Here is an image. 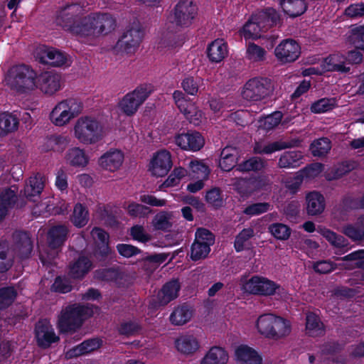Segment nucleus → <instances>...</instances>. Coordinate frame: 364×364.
<instances>
[{"label":"nucleus","mask_w":364,"mask_h":364,"mask_svg":"<svg viewBox=\"0 0 364 364\" xmlns=\"http://www.w3.org/2000/svg\"><path fill=\"white\" fill-rule=\"evenodd\" d=\"M323 235L333 247L342 250L348 249V241L343 235L337 234L331 230H325Z\"/></svg>","instance_id":"55"},{"label":"nucleus","mask_w":364,"mask_h":364,"mask_svg":"<svg viewBox=\"0 0 364 364\" xmlns=\"http://www.w3.org/2000/svg\"><path fill=\"white\" fill-rule=\"evenodd\" d=\"M35 338L38 347L46 349L60 340L56 336L53 326L47 321H39L34 329Z\"/></svg>","instance_id":"12"},{"label":"nucleus","mask_w":364,"mask_h":364,"mask_svg":"<svg viewBox=\"0 0 364 364\" xmlns=\"http://www.w3.org/2000/svg\"><path fill=\"white\" fill-rule=\"evenodd\" d=\"M38 76L31 66L21 64L14 65L9 70L6 80L11 90L23 94L36 88Z\"/></svg>","instance_id":"3"},{"label":"nucleus","mask_w":364,"mask_h":364,"mask_svg":"<svg viewBox=\"0 0 364 364\" xmlns=\"http://www.w3.org/2000/svg\"><path fill=\"white\" fill-rule=\"evenodd\" d=\"M155 87L151 83H141L130 92L141 105L148 99V97L154 92Z\"/></svg>","instance_id":"53"},{"label":"nucleus","mask_w":364,"mask_h":364,"mask_svg":"<svg viewBox=\"0 0 364 364\" xmlns=\"http://www.w3.org/2000/svg\"><path fill=\"white\" fill-rule=\"evenodd\" d=\"M172 165L171 153L166 150H161L153 156L149 170L152 175L163 177L168 173Z\"/></svg>","instance_id":"14"},{"label":"nucleus","mask_w":364,"mask_h":364,"mask_svg":"<svg viewBox=\"0 0 364 364\" xmlns=\"http://www.w3.org/2000/svg\"><path fill=\"white\" fill-rule=\"evenodd\" d=\"M69 143V139L61 134H52L46 138L43 149L45 151H53L63 152Z\"/></svg>","instance_id":"36"},{"label":"nucleus","mask_w":364,"mask_h":364,"mask_svg":"<svg viewBox=\"0 0 364 364\" xmlns=\"http://www.w3.org/2000/svg\"><path fill=\"white\" fill-rule=\"evenodd\" d=\"M306 212L309 215H318L325 209V198L323 196L317 191L309 193L306 197Z\"/></svg>","instance_id":"23"},{"label":"nucleus","mask_w":364,"mask_h":364,"mask_svg":"<svg viewBox=\"0 0 364 364\" xmlns=\"http://www.w3.org/2000/svg\"><path fill=\"white\" fill-rule=\"evenodd\" d=\"M323 69L328 72L347 73L350 67L346 65V58L339 53L331 54L324 58L322 63Z\"/></svg>","instance_id":"21"},{"label":"nucleus","mask_w":364,"mask_h":364,"mask_svg":"<svg viewBox=\"0 0 364 364\" xmlns=\"http://www.w3.org/2000/svg\"><path fill=\"white\" fill-rule=\"evenodd\" d=\"M228 360L227 352L221 347H212L202 359L200 364H226Z\"/></svg>","instance_id":"38"},{"label":"nucleus","mask_w":364,"mask_h":364,"mask_svg":"<svg viewBox=\"0 0 364 364\" xmlns=\"http://www.w3.org/2000/svg\"><path fill=\"white\" fill-rule=\"evenodd\" d=\"M83 6L77 3L68 4L58 9L55 23L63 30L80 36H106L117 26L115 18L107 13H92L83 16Z\"/></svg>","instance_id":"1"},{"label":"nucleus","mask_w":364,"mask_h":364,"mask_svg":"<svg viewBox=\"0 0 364 364\" xmlns=\"http://www.w3.org/2000/svg\"><path fill=\"white\" fill-rule=\"evenodd\" d=\"M331 149V141L326 137L314 141L310 145V151L314 156H326Z\"/></svg>","instance_id":"49"},{"label":"nucleus","mask_w":364,"mask_h":364,"mask_svg":"<svg viewBox=\"0 0 364 364\" xmlns=\"http://www.w3.org/2000/svg\"><path fill=\"white\" fill-rule=\"evenodd\" d=\"M274 90L272 80L268 77H255L246 82L242 91L243 99L257 102L269 96Z\"/></svg>","instance_id":"6"},{"label":"nucleus","mask_w":364,"mask_h":364,"mask_svg":"<svg viewBox=\"0 0 364 364\" xmlns=\"http://www.w3.org/2000/svg\"><path fill=\"white\" fill-rule=\"evenodd\" d=\"M270 208L267 202L254 203L247 205L242 213L249 217L256 216L267 213Z\"/></svg>","instance_id":"57"},{"label":"nucleus","mask_w":364,"mask_h":364,"mask_svg":"<svg viewBox=\"0 0 364 364\" xmlns=\"http://www.w3.org/2000/svg\"><path fill=\"white\" fill-rule=\"evenodd\" d=\"M17 200L16 188H6L0 194V203L9 210L14 207Z\"/></svg>","instance_id":"60"},{"label":"nucleus","mask_w":364,"mask_h":364,"mask_svg":"<svg viewBox=\"0 0 364 364\" xmlns=\"http://www.w3.org/2000/svg\"><path fill=\"white\" fill-rule=\"evenodd\" d=\"M283 114L282 112L277 111L272 113L269 115L266 116L262 119L260 120L261 127L269 131L277 126H278L282 119Z\"/></svg>","instance_id":"58"},{"label":"nucleus","mask_w":364,"mask_h":364,"mask_svg":"<svg viewBox=\"0 0 364 364\" xmlns=\"http://www.w3.org/2000/svg\"><path fill=\"white\" fill-rule=\"evenodd\" d=\"M323 323L316 314L311 313L306 316V330L310 336H318L323 333Z\"/></svg>","instance_id":"47"},{"label":"nucleus","mask_w":364,"mask_h":364,"mask_svg":"<svg viewBox=\"0 0 364 364\" xmlns=\"http://www.w3.org/2000/svg\"><path fill=\"white\" fill-rule=\"evenodd\" d=\"M237 360L242 364H262V357L252 348L241 345L235 350Z\"/></svg>","instance_id":"26"},{"label":"nucleus","mask_w":364,"mask_h":364,"mask_svg":"<svg viewBox=\"0 0 364 364\" xmlns=\"http://www.w3.org/2000/svg\"><path fill=\"white\" fill-rule=\"evenodd\" d=\"M94 314L88 305L73 304L63 309L58 317V328L62 333H73L81 328L85 321Z\"/></svg>","instance_id":"2"},{"label":"nucleus","mask_w":364,"mask_h":364,"mask_svg":"<svg viewBox=\"0 0 364 364\" xmlns=\"http://www.w3.org/2000/svg\"><path fill=\"white\" fill-rule=\"evenodd\" d=\"M199 81L198 78L188 76L182 80L181 87L186 94L195 96L198 92Z\"/></svg>","instance_id":"64"},{"label":"nucleus","mask_w":364,"mask_h":364,"mask_svg":"<svg viewBox=\"0 0 364 364\" xmlns=\"http://www.w3.org/2000/svg\"><path fill=\"white\" fill-rule=\"evenodd\" d=\"M125 208L129 215L132 218H145L151 212L149 207L135 202L130 203Z\"/></svg>","instance_id":"59"},{"label":"nucleus","mask_w":364,"mask_h":364,"mask_svg":"<svg viewBox=\"0 0 364 364\" xmlns=\"http://www.w3.org/2000/svg\"><path fill=\"white\" fill-rule=\"evenodd\" d=\"M190 168L192 173H194L193 176L197 178L205 179L210 173L209 167L201 161H192L190 163Z\"/></svg>","instance_id":"62"},{"label":"nucleus","mask_w":364,"mask_h":364,"mask_svg":"<svg viewBox=\"0 0 364 364\" xmlns=\"http://www.w3.org/2000/svg\"><path fill=\"white\" fill-rule=\"evenodd\" d=\"M69 228L59 224L50 227L47 233V242L51 250H59L65 245L69 235Z\"/></svg>","instance_id":"15"},{"label":"nucleus","mask_w":364,"mask_h":364,"mask_svg":"<svg viewBox=\"0 0 364 364\" xmlns=\"http://www.w3.org/2000/svg\"><path fill=\"white\" fill-rule=\"evenodd\" d=\"M198 14V6L193 0H179L173 9V23L177 26H190Z\"/></svg>","instance_id":"9"},{"label":"nucleus","mask_w":364,"mask_h":364,"mask_svg":"<svg viewBox=\"0 0 364 364\" xmlns=\"http://www.w3.org/2000/svg\"><path fill=\"white\" fill-rule=\"evenodd\" d=\"M175 104L186 119L191 120L197 114V107L185 93L181 90H175L173 93Z\"/></svg>","instance_id":"19"},{"label":"nucleus","mask_w":364,"mask_h":364,"mask_svg":"<svg viewBox=\"0 0 364 364\" xmlns=\"http://www.w3.org/2000/svg\"><path fill=\"white\" fill-rule=\"evenodd\" d=\"M153 223L154 228L160 230H167L172 226L169 221V215L166 211L157 213L154 218Z\"/></svg>","instance_id":"63"},{"label":"nucleus","mask_w":364,"mask_h":364,"mask_svg":"<svg viewBox=\"0 0 364 364\" xmlns=\"http://www.w3.org/2000/svg\"><path fill=\"white\" fill-rule=\"evenodd\" d=\"M238 160V151L235 147L225 146L220 153L219 166L223 171H230L237 168Z\"/></svg>","instance_id":"24"},{"label":"nucleus","mask_w":364,"mask_h":364,"mask_svg":"<svg viewBox=\"0 0 364 364\" xmlns=\"http://www.w3.org/2000/svg\"><path fill=\"white\" fill-rule=\"evenodd\" d=\"M18 124L19 119L16 115L8 112L0 113V136L15 132Z\"/></svg>","instance_id":"33"},{"label":"nucleus","mask_w":364,"mask_h":364,"mask_svg":"<svg viewBox=\"0 0 364 364\" xmlns=\"http://www.w3.org/2000/svg\"><path fill=\"white\" fill-rule=\"evenodd\" d=\"M348 41L355 49L364 50V26H355L351 28Z\"/></svg>","instance_id":"46"},{"label":"nucleus","mask_w":364,"mask_h":364,"mask_svg":"<svg viewBox=\"0 0 364 364\" xmlns=\"http://www.w3.org/2000/svg\"><path fill=\"white\" fill-rule=\"evenodd\" d=\"M295 142L276 141L267 144L262 143H256L253 147L255 154H272L276 151H281L287 148H291L295 146Z\"/></svg>","instance_id":"29"},{"label":"nucleus","mask_w":364,"mask_h":364,"mask_svg":"<svg viewBox=\"0 0 364 364\" xmlns=\"http://www.w3.org/2000/svg\"><path fill=\"white\" fill-rule=\"evenodd\" d=\"M43 188L44 182L42 177L38 174L29 178L24 186L23 193L27 199L34 201L33 198L38 196Z\"/></svg>","instance_id":"35"},{"label":"nucleus","mask_w":364,"mask_h":364,"mask_svg":"<svg viewBox=\"0 0 364 364\" xmlns=\"http://www.w3.org/2000/svg\"><path fill=\"white\" fill-rule=\"evenodd\" d=\"M89 220V213L84 205L77 203L73 208V214L70 215V221L76 228L85 226Z\"/></svg>","instance_id":"41"},{"label":"nucleus","mask_w":364,"mask_h":364,"mask_svg":"<svg viewBox=\"0 0 364 364\" xmlns=\"http://www.w3.org/2000/svg\"><path fill=\"white\" fill-rule=\"evenodd\" d=\"M66 160L72 166L85 167L88 163V158L85 151L77 147L70 149L66 154Z\"/></svg>","instance_id":"43"},{"label":"nucleus","mask_w":364,"mask_h":364,"mask_svg":"<svg viewBox=\"0 0 364 364\" xmlns=\"http://www.w3.org/2000/svg\"><path fill=\"white\" fill-rule=\"evenodd\" d=\"M273 318L274 314H272L261 315L257 318L256 327L258 332L265 338H269V336L272 335L271 330L273 325Z\"/></svg>","instance_id":"51"},{"label":"nucleus","mask_w":364,"mask_h":364,"mask_svg":"<svg viewBox=\"0 0 364 364\" xmlns=\"http://www.w3.org/2000/svg\"><path fill=\"white\" fill-rule=\"evenodd\" d=\"M97 279L105 282H116L122 279V272L118 267H109L97 269L95 272Z\"/></svg>","instance_id":"50"},{"label":"nucleus","mask_w":364,"mask_h":364,"mask_svg":"<svg viewBox=\"0 0 364 364\" xmlns=\"http://www.w3.org/2000/svg\"><path fill=\"white\" fill-rule=\"evenodd\" d=\"M269 232L278 240H287L291 233V229L287 225L275 223L269 225Z\"/></svg>","instance_id":"52"},{"label":"nucleus","mask_w":364,"mask_h":364,"mask_svg":"<svg viewBox=\"0 0 364 364\" xmlns=\"http://www.w3.org/2000/svg\"><path fill=\"white\" fill-rule=\"evenodd\" d=\"M253 14L254 18L257 21V23L264 32L280 23L282 21L279 12L272 7H267Z\"/></svg>","instance_id":"17"},{"label":"nucleus","mask_w":364,"mask_h":364,"mask_svg":"<svg viewBox=\"0 0 364 364\" xmlns=\"http://www.w3.org/2000/svg\"><path fill=\"white\" fill-rule=\"evenodd\" d=\"M338 209L342 213H347L352 210L361 209L360 198L345 196L338 205Z\"/></svg>","instance_id":"61"},{"label":"nucleus","mask_w":364,"mask_h":364,"mask_svg":"<svg viewBox=\"0 0 364 364\" xmlns=\"http://www.w3.org/2000/svg\"><path fill=\"white\" fill-rule=\"evenodd\" d=\"M143 37L144 32L141 28L132 27L119 38L114 50L117 53H131L139 46Z\"/></svg>","instance_id":"10"},{"label":"nucleus","mask_w":364,"mask_h":364,"mask_svg":"<svg viewBox=\"0 0 364 364\" xmlns=\"http://www.w3.org/2000/svg\"><path fill=\"white\" fill-rule=\"evenodd\" d=\"M119 106L127 116H132L137 112L141 104L129 92L124 96Z\"/></svg>","instance_id":"45"},{"label":"nucleus","mask_w":364,"mask_h":364,"mask_svg":"<svg viewBox=\"0 0 364 364\" xmlns=\"http://www.w3.org/2000/svg\"><path fill=\"white\" fill-rule=\"evenodd\" d=\"M304 155L300 151H284L278 161V166L281 168H295L303 164Z\"/></svg>","instance_id":"30"},{"label":"nucleus","mask_w":364,"mask_h":364,"mask_svg":"<svg viewBox=\"0 0 364 364\" xmlns=\"http://www.w3.org/2000/svg\"><path fill=\"white\" fill-rule=\"evenodd\" d=\"M60 87V76L53 72L41 73L37 78L36 88L40 89L43 92L53 95Z\"/></svg>","instance_id":"16"},{"label":"nucleus","mask_w":364,"mask_h":364,"mask_svg":"<svg viewBox=\"0 0 364 364\" xmlns=\"http://www.w3.org/2000/svg\"><path fill=\"white\" fill-rule=\"evenodd\" d=\"M83 104L80 99L68 98L60 102L50 114V119L56 126H63L82 111Z\"/></svg>","instance_id":"4"},{"label":"nucleus","mask_w":364,"mask_h":364,"mask_svg":"<svg viewBox=\"0 0 364 364\" xmlns=\"http://www.w3.org/2000/svg\"><path fill=\"white\" fill-rule=\"evenodd\" d=\"M16 248L22 259L28 258L33 250V243L26 232H21L16 235Z\"/></svg>","instance_id":"42"},{"label":"nucleus","mask_w":364,"mask_h":364,"mask_svg":"<svg viewBox=\"0 0 364 364\" xmlns=\"http://www.w3.org/2000/svg\"><path fill=\"white\" fill-rule=\"evenodd\" d=\"M124 161V154L118 149H111L102 155L98 163L105 170L114 172L118 170Z\"/></svg>","instance_id":"18"},{"label":"nucleus","mask_w":364,"mask_h":364,"mask_svg":"<svg viewBox=\"0 0 364 364\" xmlns=\"http://www.w3.org/2000/svg\"><path fill=\"white\" fill-rule=\"evenodd\" d=\"M242 288L245 292L264 296L281 294L284 291V289L274 281L257 275L252 276L243 284Z\"/></svg>","instance_id":"7"},{"label":"nucleus","mask_w":364,"mask_h":364,"mask_svg":"<svg viewBox=\"0 0 364 364\" xmlns=\"http://www.w3.org/2000/svg\"><path fill=\"white\" fill-rule=\"evenodd\" d=\"M181 289L178 279H171L165 283L158 294V299L161 305L165 306L176 299Z\"/></svg>","instance_id":"20"},{"label":"nucleus","mask_w":364,"mask_h":364,"mask_svg":"<svg viewBox=\"0 0 364 364\" xmlns=\"http://www.w3.org/2000/svg\"><path fill=\"white\" fill-rule=\"evenodd\" d=\"M275 56L283 63H292L298 59L301 54L299 44L293 39L283 40L274 50Z\"/></svg>","instance_id":"13"},{"label":"nucleus","mask_w":364,"mask_h":364,"mask_svg":"<svg viewBox=\"0 0 364 364\" xmlns=\"http://www.w3.org/2000/svg\"><path fill=\"white\" fill-rule=\"evenodd\" d=\"M74 129L76 138L84 144H95L102 138L103 127L101 123L90 117L79 118Z\"/></svg>","instance_id":"5"},{"label":"nucleus","mask_w":364,"mask_h":364,"mask_svg":"<svg viewBox=\"0 0 364 364\" xmlns=\"http://www.w3.org/2000/svg\"><path fill=\"white\" fill-rule=\"evenodd\" d=\"M177 350L186 355L194 353L199 348V343L192 335H184L178 338L176 341Z\"/></svg>","instance_id":"34"},{"label":"nucleus","mask_w":364,"mask_h":364,"mask_svg":"<svg viewBox=\"0 0 364 364\" xmlns=\"http://www.w3.org/2000/svg\"><path fill=\"white\" fill-rule=\"evenodd\" d=\"M267 166L264 159L259 156H251L249 159L239 163L237 165L236 171L240 172H258L262 171Z\"/></svg>","instance_id":"39"},{"label":"nucleus","mask_w":364,"mask_h":364,"mask_svg":"<svg viewBox=\"0 0 364 364\" xmlns=\"http://www.w3.org/2000/svg\"><path fill=\"white\" fill-rule=\"evenodd\" d=\"M264 32L261 26L257 23V21L254 18L252 14L248 21L245 23L241 34L245 40L257 39L260 38L261 33Z\"/></svg>","instance_id":"40"},{"label":"nucleus","mask_w":364,"mask_h":364,"mask_svg":"<svg viewBox=\"0 0 364 364\" xmlns=\"http://www.w3.org/2000/svg\"><path fill=\"white\" fill-rule=\"evenodd\" d=\"M65 54L56 49H46L42 50L39 61L43 64L50 65L53 67H60L65 64Z\"/></svg>","instance_id":"27"},{"label":"nucleus","mask_w":364,"mask_h":364,"mask_svg":"<svg viewBox=\"0 0 364 364\" xmlns=\"http://www.w3.org/2000/svg\"><path fill=\"white\" fill-rule=\"evenodd\" d=\"M336 102L334 97H323L313 102L310 109L315 114L327 112L337 106Z\"/></svg>","instance_id":"48"},{"label":"nucleus","mask_w":364,"mask_h":364,"mask_svg":"<svg viewBox=\"0 0 364 364\" xmlns=\"http://www.w3.org/2000/svg\"><path fill=\"white\" fill-rule=\"evenodd\" d=\"M102 346V340L101 338H89L70 349L68 352V355L70 358L78 357L95 351L99 349Z\"/></svg>","instance_id":"25"},{"label":"nucleus","mask_w":364,"mask_h":364,"mask_svg":"<svg viewBox=\"0 0 364 364\" xmlns=\"http://www.w3.org/2000/svg\"><path fill=\"white\" fill-rule=\"evenodd\" d=\"M92 262L85 255H80L70 265L69 274L73 279H82L91 270Z\"/></svg>","instance_id":"22"},{"label":"nucleus","mask_w":364,"mask_h":364,"mask_svg":"<svg viewBox=\"0 0 364 364\" xmlns=\"http://www.w3.org/2000/svg\"><path fill=\"white\" fill-rule=\"evenodd\" d=\"M280 6L284 13L291 18L302 15L308 8L305 0H280Z\"/></svg>","instance_id":"28"},{"label":"nucleus","mask_w":364,"mask_h":364,"mask_svg":"<svg viewBox=\"0 0 364 364\" xmlns=\"http://www.w3.org/2000/svg\"><path fill=\"white\" fill-rule=\"evenodd\" d=\"M193 316V311L189 305L183 304L175 307L170 315L171 323L175 326H182L188 323Z\"/></svg>","instance_id":"31"},{"label":"nucleus","mask_w":364,"mask_h":364,"mask_svg":"<svg viewBox=\"0 0 364 364\" xmlns=\"http://www.w3.org/2000/svg\"><path fill=\"white\" fill-rule=\"evenodd\" d=\"M205 198V201L215 209L221 208L224 203L222 191L217 187L208 190Z\"/></svg>","instance_id":"56"},{"label":"nucleus","mask_w":364,"mask_h":364,"mask_svg":"<svg viewBox=\"0 0 364 364\" xmlns=\"http://www.w3.org/2000/svg\"><path fill=\"white\" fill-rule=\"evenodd\" d=\"M141 325L136 321H127L122 322L118 327L120 335L126 337L134 336L141 332Z\"/></svg>","instance_id":"54"},{"label":"nucleus","mask_w":364,"mask_h":364,"mask_svg":"<svg viewBox=\"0 0 364 364\" xmlns=\"http://www.w3.org/2000/svg\"><path fill=\"white\" fill-rule=\"evenodd\" d=\"M272 324V335L269 336L271 339L278 340L289 335L291 331L289 321L281 316L274 315Z\"/></svg>","instance_id":"37"},{"label":"nucleus","mask_w":364,"mask_h":364,"mask_svg":"<svg viewBox=\"0 0 364 364\" xmlns=\"http://www.w3.org/2000/svg\"><path fill=\"white\" fill-rule=\"evenodd\" d=\"M228 55L227 44L223 40L213 41L207 48V55L212 63H220Z\"/></svg>","instance_id":"32"},{"label":"nucleus","mask_w":364,"mask_h":364,"mask_svg":"<svg viewBox=\"0 0 364 364\" xmlns=\"http://www.w3.org/2000/svg\"><path fill=\"white\" fill-rule=\"evenodd\" d=\"M18 296L17 290L13 286L0 288V310H5L13 304Z\"/></svg>","instance_id":"44"},{"label":"nucleus","mask_w":364,"mask_h":364,"mask_svg":"<svg viewBox=\"0 0 364 364\" xmlns=\"http://www.w3.org/2000/svg\"><path fill=\"white\" fill-rule=\"evenodd\" d=\"M175 144L181 149L193 152L200 151L205 145V138L196 130L178 133L174 136Z\"/></svg>","instance_id":"11"},{"label":"nucleus","mask_w":364,"mask_h":364,"mask_svg":"<svg viewBox=\"0 0 364 364\" xmlns=\"http://www.w3.org/2000/svg\"><path fill=\"white\" fill-rule=\"evenodd\" d=\"M214 242L215 235L211 231L204 228H197L191 247V259L196 262L206 258Z\"/></svg>","instance_id":"8"}]
</instances>
